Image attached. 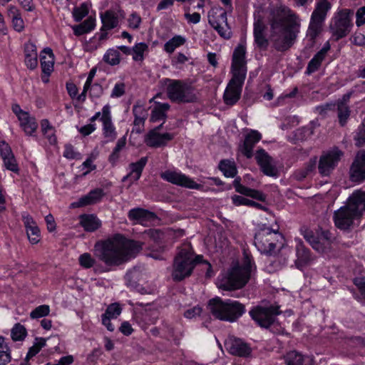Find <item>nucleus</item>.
<instances>
[{
    "instance_id": "obj_1",
    "label": "nucleus",
    "mask_w": 365,
    "mask_h": 365,
    "mask_svg": "<svg viewBox=\"0 0 365 365\" xmlns=\"http://www.w3.org/2000/svg\"><path fill=\"white\" fill-rule=\"evenodd\" d=\"M270 28L269 40L277 51L289 50L300 32L301 19L286 6L272 9L268 16Z\"/></svg>"
},
{
    "instance_id": "obj_2",
    "label": "nucleus",
    "mask_w": 365,
    "mask_h": 365,
    "mask_svg": "<svg viewBox=\"0 0 365 365\" xmlns=\"http://www.w3.org/2000/svg\"><path fill=\"white\" fill-rule=\"evenodd\" d=\"M141 249V243L117 234L106 240L97 242L94 254L106 266L117 267L135 257Z\"/></svg>"
},
{
    "instance_id": "obj_3",
    "label": "nucleus",
    "mask_w": 365,
    "mask_h": 365,
    "mask_svg": "<svg viewBox=\"0 0 365 365\" xmlns=\"http://www.w3.org/2000/svg\"><path fill=\"white\" fill-rule=\"evenodd\" d=\"M252 259L245 253L242 265H235L222 275L219 287L224 290L238 289L244 287L249 282L253 269Z\"/></svg>"
},
{
    "instance_id": "obj_4",
    "label": "nucleus",
    "mask_w": 365,
    "mask_h": 365,
    "mask_svg": "<svg viewBox=\"0 0 365 365\" xmlns=\"http://www.w3.org/2000/svg\"><path fill=\"white\" fill-rule=\"evenodd\" d=\"M208 309L216 319L229 322L237 321L245 312L243 304L236 300H222L218 297L209 300Z\"/></svg>"
},
{
    "instance_id": "obj_5",
    "label": "nucleus",
    "mask_w": 365,
    "mask_h": 365,
    "mask_svg": "<svg viewBox=\"0 0 365 365\" xmlns=\"http://www.w3.org/2000/svg\"><path fill=\"white\" fill-rule=\"evenodd\" d=\"M200 258V256L194 257L190 244H185L180 247L174 259L172 272L173 280L179 282L190 276Z\"/></svg>"
},
{
    "instance_id": "obj_6",
    "label": "nucleus",
    "mask_w": 365,
    "mask_h": 365,
    "mask_svg": "<svg viewBox=\"0 0 365 365\" xmlns=\"http://www.w3.org/2000/svg\"><path fill=\"white\" fill-rule=\"evenodd\" d=\"M168 98L175 103H192L197 99L195 88L181 80L164 79Z\"/></svg>"
},
{
    "instance_id": "obj_7",
    "label": "nucleus",
    "mask_w": 365,
    "mask_h": 365,
    "mask_svg": "<svg viewBox=\"0 0 365 365\" xmlns=\"http://www.w3.org/2000/svg\"><path fill=\"white\" fill-rule=\"evenodd\" d=\"M331 7V4L328 0H319L317 3L316 7L312 14L307 31V37L311 42V46L314 45L315 38L322 32L324 21Z\"/></svg>"
},
{
    "instance_id": "obj_8",
    "label": "nucleus",
    "mask_w": 365,
    "mask_h": 365,
    "mask_svg": "<svg viewBox=\"0 0 365 365\" xmlns=\"http://www.w3.org/2000/svg\"><path fill=\"white\" fill-rule=\"evenodd\" d=\"M282 240L283 237L279 232L269 227H264L255 234V245L261 253L272 255L277 242Z\"/></svg>"
},
{
    "instance_id": "obj_9",
    "label": "nucleus",
    "mask_w": 365,
    "mask_h": 365,
    "mask_svg": "<svg viewBox=\"0 0 365 365\" xmlns=\"http://www.w3.org/2000/svg\"><path fill=\"white\" fill-rule=\"evenodd\" d=\"M279 306H257L250 311V315L257 324L263 328H269L275 322L277 316L279 315Z\"/></svg>"
},
{
    "instance_id": "obj_10",
    "label": "nucleus",
    "mask_w": 365,
    "mask_h": 365,
    "mask_svg": "<svg viewBox=\"0 0 365 365\" xmlns=\"http://www.w3.org/2000/svg\"><path fill=\"white\" fill-rule=\"evenodd\" d=\"M208 22L221 37L225 39L231 37L232 31L227 23V12L222 8H212L208 14Z\"/></svg>"
},
{
    "instance_id": "obj_11",
    "label": "nucleus",
    "mask_w": 365,
    "mask_h": 365,
    "mask_svg": "<svg viewBox=\"0 0 365 365\" xmlns=\"http://www.w3.org/2000/svg\"><path fill=\"white\" fill-rule=\"evenodd\" d=\"M344 155L342 150L336 147L324 151L319 160L318 170L321 175L329 176L336 168Z\"/></svg>"
},
{
    "instance_id": "obj_12",
    "label": "nucleus",
    "mask_w": 365,
    "mask_h": 365,
    "mask_svg": "<svg viewBox=\"0 0 365 365\" xmlns=\"http://www.w3.org/2000/svg\"><path fill=\"white\" fill-rule=\"evenodd\" d=\"M353 15V11L343 9L335 16L334 24L331 25V29L333 34L336 37V40L346 36L350 32L352 26L351 18Z\"/></svg>"
},
{
    "instance_id": "obj_13",
    "label": "nucleus",
    "mask_w": 365,
    "mask_h": 365,
    "mask_svg": "<svg viewBox=\"0 0 365 365\" xmlns=\"http://www.w3.org/2000/svg\"><path fill=\"white\" fill-rule=\"evenodd\" d=\"M267 26L264 17L258 12L255 14L253 23L254 41L257 46L266 50L269 46V40L266 36Z\"/></svg>"
},
{
    "instance_id": "obj_14",
    "label": "nucleus",
    "mask_w": 365,
    "mask_h": 365,
    "mask_svg": "<svg viewBox=\"0 0 365 365\" xmlns=\"http://www.w3.org/2000/svg\"><path fill=\"white\" fill-rule=\"evenodd\" d=\"M360 217L346 205L335 211L334 220L335 225L341 230H348L352 226L354 220Z\"/></svg>"
},
{
    "instance_id": "obj_15",
    "label": "nucleus",
    "mask_w": 365,
    "mask_h": 365,
    "mask_svg": "<svg viewBox=\"0 0 365 365\" xmlns=\"http://www.w3.org/2000/svg\"><path fill=\"white\" fill-rule=\"evenodd\" d=\"M160 178L174 185L190 189H198L200 185L185 175L173 170H165L160 173Z\"/></svg>"
},
{
    "instance_id": "obj_16",
    "label": "nucleus",
    "mask_w": 365,
    "mask_h": 365,
    "mask_svg": "<svg viewBox=\"0 0 365 365\" xmlns=\"http://www.w3.org/2000/svg\"><path fill=\"white\" fill-rule=\"evenodd\" d=\"M349 178L358 183L365 180V150L356 153L349 168Z\"/></svg>"
},
{
    "instance_id": "obj_17",
    "label": "nucleus",
    "mask_w": 365,
    "mask_h": 365,
    "mask_svg": "<svg viewBox=\"0 0 365 365\" xmlns=\"http://www.w3.org/2000/svg\"><path fill=\"white\" fill-rule=\"evenodd\" d=\"M255 159L264 175L271 177H277L278 175V170L274 159L264 150H258Z\"/></svg>"
},
{
    "instance_id": "obj_18",
    "label": "nucleus",
    "mask_w": 365,
    "mask_h": 365,
    "mask_svg": "<svg viewBox=\"0 0 365 365\" xmlns=\"http://www.w3.org/2000/svg\"><path fill=\"white\" fill-rule=\"evenodd\" d=\"M227 351L235 356L246 357L251 353V348L241 339L235 336H229L225 341Z\"/></svg>"
},
{
    "instance_id": "obj_19",
    "label": "nucleus",
    "mask_w": 365,
    "mask_h": 365,
    "mask_svg": "<svg viewBox=\"0 0 365 365\" xmlns=\"http://www.w3.org/2000/svg\"><path fill=\"white\" fill-rule=\"evenodd\" d=\"M173 137L172 133H160L158 132V129H153L147 134L145 142L149 147L159 148L166 145L169 141L173 140Z\"/></svg>"
},
{
    "instance_id": "obj_20",
    "label": "nucleus",
    "mask_w": 365,
    "mask_h": 365,
    "mask_svg": "<svg viewBox=\"0 0 365 365\" xmlns=\"http://www.w3.org/2000/svg\"><path fill=\"white\" fill-rule=\"evenodd\" d=\"M346 205L361 217L365 212V191L362 190L354 191L347 199Z\"/></svg>"
},
{
    "instance_id": "obj_21",
    "label": "nucleus",
    "mask_w": 365,
    "mask_h": 365,
    "mask_svg": "<svg viewBox=\"0 0 365 365\" xmlns=\"http://www.w3.org/2000/svg\"><path fill=\"white\" fill-rule=\"evenodd\" d=\"M124 17L123 12L120 10L106 11L101 15L103 30H110L116 27L118 24L119 19Z\"/></svg>"
},
{
    "instance_id": "obj_22",
    "label": "nucleus",
    "mask_w": 365,
    "mask_h": 365,
    "mask_svg": "<svg viewBox=\"0 0 365 365\" xmlns=\"http://www.w3.org/2000/svg\"><path fill=\"white\" fill-rule=\"evenodd\" d=\"M122 309L118 303H113L110 304L106 312L102 314V324L110 331H113L115 329L114 326L111 324V319H116L121 313Z\"/></svg>"
},
{
    "instance_id": "obj_23",
    "label": "nucleus",
    "mask_w": 365,
    "mask_h": 365,
    "mask_svg": "<svg viewBox=\"0 0 365 365\" xmlns=\"http://www.w3.org/2000/svg\"><path fill=\"white\" fill-rule=\"evenodd\" d=\"M329 49L330 44L329 42L327 41L324 43L323 48L319 51H318L309 62L306 71L307 74L309 75L317 71L319 68Z\"/></svg>"
},
{
    "instance_id": "obj_24",
    "label": "nucleus",
    "mask_w": 365,
    "mask_h": 365,
    "mask_svg": "<svg viewBox=\"0 0 365 365\" xmlns=\"http://www.w3.org/2000/svg\"><path fill=\"white\" fill-rule=\"evenodd\" d=\"M261 137V134L257 130H252L246 135L244 143L241 147V152L247 158L252 157L253 148L255 144L260 140Z\"/></svg>"
},
{
    "instance_id": "obj_25",
    "label": "nucleus",
    "mask_w": 365,
    "mask_h": 365,
    "mask_svg": "<svg viewBox=\"0 0 365 365\" xmlns=\"http://www.w3.org/2000/svg\"><path fill=\"white\" fill-rule=\"evenodd\" d=\"M103 197V190L96 189L91 190L88 195L80 198L77 202L71 204L73 207H80L88 205L95 204Z\"/></svg>"
},
{
    "instance_id": "obj_26",
    "label": "nucleus",
    "mask_w": 365,
    "mask_h": 365,
    "mask_svg": "<svg viewBox=\"0 0 365 365\" xmlns=\"http://www.w3.org/2000/svg\"><path fill=\"white\" fill-rule=\"evenodd\" d=\"M128 217L130 220H135L142 223L145 221L155 220L156 218V215L147 210L137 207L131 209L128 212Z\"/></svg>"
},
{
    "instance_id": "obj_27",
    "label": "nucleus",
    "mask_w": 365,
    "mask_h": 365,
    "mask_svg": "<svg viewBox=\"0 0 365 365\" xmlns=\"http://www.w3.org/2000/svg\"><path fill=\"white\" fill-rule=\"evenodd\" d=\"M41 66L42 72L49 76L53 70L54 57L51 48H44L41 54Z\"/></svg>"
},
{
    "instance_id": "obj_28",
    "label": "nucleus",
    "mask_w": 365,
    "mask_h": 365,
    "mask_svg": "<svg viewBox=\"0 0 365 365\" xmlns=\"http://www.w3.org/2000/svg\"><path fill=\"white\" fill-rule=\"evenodd\" d=\"M242 88L228 83L223 95L225 104L235 105L240 98Z\"/></svg>"
},
{
    "instance_id": "obj_29",
    "label": "nucleus",
    "mask_w": 365,
    "mask_h": 365,
    "mask_svg": "<svg viewBox=\"0 0 365 365\" xmlns=\"http://www.w3.org/2000/svg\"><path fill=\"white\" fill-rule=\"evenodd\" d=\"M284 359L287 365H302L303 363L306 365H311L314 363L312 358L308 356H304L296 351L288 352Z\"/></svg>"
},
{
    "instance_id": "obj_30",
    "label": "nucleus",
    "mask_w": 365,
    "mask_h": 365,
    "mask_svg": "<svg viewBox=\"0 0 365 365\" xmlns=\"http://www.w3.org/2000/svg\"><path fill=\"white\" fill-rule=\"evenodd\" d=\"M25 63L26 66L33 70L38 65L36 47L31 43L25 45Z\"/></svg>"
},
{
    "instance_id": "obj_31",
    "label": "nucleus",
    "mask_w": 365,
    "mask_h": 365,
    "mask_svg": "<svg viewBox=\"0 0 365 365\" xmlns=\"http://www.w3.org/2000/svg\"><path fill=\"white\" fill-rule=\"evenodd\" d=\"M19 121L21 128L27 135H32L38 128L36 119L31 117L28 113H21L19 115Z\"/></svg>"
},
{
    "instance_id": "obj_32",
    "label": "nucleus",
    "mask_w": 365,
    "mask_h": 365,
    "mask_svg": "<svg viewBox=\"0 0 365 365\" xmlns=\"http://www.w3.org/2000/svg\"><path fill=\"white\" fill-rule=\"evenodd\" d=\"M234 187L235 188V190L244 195L252 197V198L264 201L265 200L264 195L256 190L248 188L244 185H242L240 180L235 179L233 182Z\"/></svg>"
},
{
    "instance_id": "obj_33",
    "label": "nucleus",
    "mask_w": 365,
    "mask_h": 365,
    "mask_svg": "<svg viewBox=\"0 0 365 365\" xmlns=\"http://www.w3.org/2000/svg\"><path fill=\"white\" fill-rule=\"evenodd\" d=\"M80 223L87 232H94L101 225V222L98 218L93 215H81Z\"/></svg>"
},
{
    "instance_id": "obj_34",
    "label": "nucleus",
    "mask_w": 365,
    "mask_h": 365,
    "mask_svg": "<svg viewBox=\"0 0 365 365\" xmlns=\"http://www.w3.org/2000/svg\"><path fill=\"white\" fill-rule=\"evenodd\" d=\"M232 78L230 81L229 83L242 88V86L246 77L245 66H232Z\"/></svg>"
},
{
    "instance_id": "obj_35",
    "label": "nucleus",
    "mask_w": 365,
    "mask_h": 365,
    "mask_svg": "<svg viewBox=\"0 0 365 365\" xmlns=\"http://www.w3.org/2000/svg\"><path fill=\"white\" fill-rule=\"evenodd\" d=\"M296 255L297 259L295 261V264L298 269H302L311 259L309 250L301 244L297 247Z\"/></svg>"
},
{
    "instance_id": "obj_36",
    "label": "nucleus",
    "mask_w": 365,
    "mask_h": 365,
    "mask_svg": "<svg viewBox=\"0 0 365 365\" xmlns=\"http://www.w3.org/2000/svg\"><path fill=\"white\" fill-rule=\"evenodd\" d=\"M148 157H143L138 161L132 163L129 165L130 169V173L133 175V180L136 181L140 179L143 168L148 163Z\"/></svg>"
},
{
    "instance_id": "obj_37",
    "label": "nucleus",
    "mask_w": 365,
    "mask_h": 365,
    "mask_svg": "<svg viewBox=\"0 0 365 365\" xmlns=\"http://www.w3.org/2000/svg\"><path fill=\"white\" fill-rule=\"evenodd\" d=\"M301 232L304 239L310 244V245L317 251L322 252V247L319 245V234L315 235L314 232L308 228L303 227L301 229Z\"/></svg>"
},
{
    "instance_id": "obj_38",
    "label": "nucleus",
    "mask_w": 365,
    "mask_h": 365,
    "mask_svg": "<svg viewBox=\"0 0 365 365\" xmlns=\"http://www.w3.org/2000/svg\"><path fill=\"white\" fill-rule=\"evenodd\" d=\"M219 169L227 178H234L237 174V168L234 161L222 160L219 164Z\"/></svg>"
},
{
    "instance_id": "obj_39",
    "label": "nucleus",
    "mask_w": 365,
    "mask_h": 365,
    "mask_svg": "<svg viewBox=\"0 0 365 365\" xmlns=\"http://www.w3.org/2000/svg\"><path fill=\"white\" fill-rule=\"evenodd\" d=\"M246 48L245 46L239 45L234 51L232 55V66H245Z\"/></svg>"
},
{
    "instance_id": "obj_40",
    "label": "nucleus",
    "mask_w": 365,
    "mask_h": 365,
    "mask_svg": "<svg viewBox=\"0 0 365 365\" xmlns=\"http://www.w3.org/2000/svg\"><path fill=\"white\" fill-rule=\"evenodd\" d=\"M185 41V38L176 35L165 43L164 50L168 53H172L176 48L183 45Z\"/></svg>"
},
{
    "instance_id": "obj_41",
    "label": "nucleus",
    "mask_w": 365,
    "mask_h": 365,
    "mask_svg": "<svg viewBox=\"0 0 365 365\" xmlns=\"http://www.w3.org/2000/svg\"><path fill=\"white\" fill-rule=\"evenodd\" d=\"M170 105L168 103H159L152 110L151 120L157 121L165 119L166 117L165 113L169 110Z\"/></svg>"
},
{
    "instance_id": "obj_42",
    "label": "nucleus",
    "mask_w": 365,
    "mask_h": 365,
    "mask_svg": "<svg viewBox=\"0 0 365 365\" xmlns=\"http://www.w3.org/2000/svg\"><path fill=\"white\" fill-rule=\"evenodd\" d=\"M314 126L313 123L306 127L297 129L294 132V138L296 141H303L313 134Z\"/></svg>"
},
{
    "instance_id": "obj_43",
    "label": "nucleus",
    "mask_w": 365,
    "mask_h": 365,
    "mask_svg": "<svg viewBox=\"0 0 365 365\" xmlns=\"http://www.w3.org/2000/svg\"><path fill=\"white\" fill-rule=\"evenodd\" d=\"M232 201L236 206L247 205L250 207H255L259 209H263V206L258 202L249 200L240 195H235L232 197Z\"/></svg>"
},
{
    "instance_id": "obj_44",
    "label": "nucleus",
    "mask_w": 365,
    "mask_h": 365,
    "mask_svg": "<svg viewBox=\"0 0 365 365\" xmlns=\"http://www.w3.org/2000/svg\"><path fill=\"white\" fill-rule=\"evenodd\" d=\"M46 345V339L43 338H36L34 345L30 347L26 356L25 360L29 361V359L37 354L40 350Z\"/></svg>"
},
{
    "instance_id": "obj_45",
    "label": "nucleus",
    "mask_w": 365,
    "mask_h": 365,
    "mask_svg": "<svg viewBox=\"0 0 365 365\" xmlns=\"http://www.w3.org/2000/svg\"><path fill=\"white\" fill-rule=\"evenodd\" d=\"M103 60L107 63L115 66L120 63V53L118 49L110 48L103 56Z\"/></svg>"
},
{
    "instance_id": "obj_46",
    "label": "nucleus",
    "mask_w": 365,
    "mask_h": 365,
    "mask_svg": "<svg viewBox=\"0 0 365 365\" xmlns=\"http://www.w3.org/2000/svg\"><path fill=\"white\" fill-rule=\"evenodd\" d=\"M148 46L145 43H139L135 45L132 48L133 58L135 61H141L143 60V53L148 51Z\"/></svg>"
},
{
    "instance_id": "obj_47",
    "label": "nucleus",
    "mask_w": 365,
    "mask_h": 365,
    "mask_svg": "<svg viewBox=\"0 0 365 365\" xmlns=\"http://www.w3.org/2000/svg\"><path fill=\"white\" fill-rule=\"evenodd\" d=\"M26 334V328L19 323L16 324L11 331V338L15 341L24 340Z\"/></svg>"
},
{
    "instance_id": "obj_48",
    "label": "nucleus",
    "mask_w": 365,
    "mask_h": 365,
    "mask_svg": "<svg viewBox=\"0 0 365 365\" xmlns=\"http://www.w3.org/2000/svg\"><path fill=\"white\" fill-rule=\"evenodd\" d=\"M41 130L43 133L46 135V138L51 144H55L56 143V138L55 135L49 133L50 131H52L53 128L48 120L44 119L41 121Z\"/></svg>"
},
{
    "instance_id": "obj_49",
    "label": "nucleus",
    "mask_w": 365,
    "mask_h": 365,
    "mask_svg": "<svg viewBox=\"0 0 365 365\" xmlns=\"http://www.w3.org/2000/svg\"><path fill=\"white\" fill-rule=\"evenodd\" d=\"M78 262L80 265L86 269L92 267L96 262V259L88 252L81 255L78 257Z\"/></svg>"
},
{
    "instance_id": "obj_50",
    "label": "nucleus",
    "mask_w": 365,
    "mask_h": 365,
    "mask_svg": "<svg viewBox=\"0 0 365 365\" xmlns=\"http://www.w3.org/2000/svg\"><path fill=\"white\" fill-rule=\"evenodd\" d=\"M103 134L105 138H108L110 140H113L116 137V133L115 128L112 123L111 120L107 121H103Z\"/></svg>"
},
{
    "instance_id": "obj_51",
    "label": "nucleus",
    "mask_w": 365,
    "mask_h": 365,
    "mask_svg": "<svg viewBox=\"0 0 365 365\" xmlns=\"http://www.w3.org/2000/svg\"><path fill=\"white\" fill-rule=\"evenodd\" d=\"M50 312V307L48 305L43 304L40 305L35 308L31 313L30 317L31 319H38L40 317H46L48 315Z\"/></svg>"
},
{
    "instance_id": "obj_52",
    "label": "nucleus",
    "mask_w": 365,
    "mask_h": 365,
    "mask_svg": "<svg viewBox=\"0 0 365 365\" xmlns=\"http://www.w3.org/2000/svg\"><path fill=\"white\" fill-rule=\"evenodd\" d=\"M338 118L341 125L344 126L350 115L349 106H337Z\"/></svg>"
},
{
    "instance_id": "obj_53",
    "label": "nucleus",
    "mask_w": 365,
    "mask_h": 365,
    "mask_svg": "<svg viewBox=\"0 0 365 365\" xmlns=\"http://www.w3.org/2000/svg\"><path fill=\"white\" fill-rule=\"evenodd\" d=\"M88 14V7L86 4L73 9V15L76 21H81Z\"/></svg>"
},
{
    "instance_id": "obj_54",
    "label": "nucleus",
    "mask_w": 365,
    "mask_h": 365,
    "mask_svg": "<svg viewBox=\"0 0 365 365\" xmlns=\"http://www.w3.org/2000/svg\"><path fill=\"white\" fill-rule=\"evenodd\" d=\"M319 234V245L322 247V252H324V249L328 247L331 242V234L328 230H321Z\"/></svg>"
},
{
    "instance_id": "obj_55",
    "label": "nucleus",
    "mask_w": 365,
    "mask_h": 365,
    "mask_svg": "<svg viewBox=\"0 0 365 365\" xmlns=\"http://www.w3.org/2000/svg\"><path fill=\"white\" fill-rule=\"evenodd\" d=\"M28 238L31 243L36 244L40 240V230L38 226L33 227L26 230Z\"/></svg>"
},
{
    "instance_id": "obj_56",
    "label": "nucleus",
    "mask_w": 365,
    "mask_h": 365,
    "mask_svg": "<svg viewBox=\"0 0 365 365\" xmlns=\"http://www.w3.org/2000/svg\"><path fill=\"white\" fill-rule=\"evenodd\" d=\"M354 140L356 146L361 147L365 145V120L354 136Z\"/></svg>"
},
{
    "instance_id": "obj_57",
    "label": "nucleus",
    "mask_w": 365,
    "mask_h": 365,
    "mask_svg": "<svg viewBox=\"0 0 365 365\" xmlns=\"http://www.w3.org/2000/svg\"><path fill=\"white\" fill-rule=\"evenodd\" d=\"M138 275V273L136 270L133 269L131 271H129L125 274V280H126V284L128 287H133V288H138V284L136 283V282L134 280L137 278Z\"/></svg>"
},
{
    "instance_id": "obj_58",
    "label": "nucleus",
    "mask_w": 365,
    "mask_h": 365,
    "mask_svg": "<svg viewBox=\"0 0 365 365\" xmlns=\"http://www.w3.org/2000/svg\"><path fill=\"white\" fill-rule=\"evenodd\" d=\"M3 160L6 169L14 173L19 172V167L14 155L11 157L4 158Z\"/></svg>"
},
{
    "instance_id": "obj_59",
    "label": "nucleus",
    "mask_w": 365,
    "mask_h": 365,
    "mask_svg": "<svg viewBox=\"0 0 365 365\" xmlns=\"http://www.w3.org/2000/svg\"><path fill=\"white\" fill-rule=\"evenodd\" d=\"M125 93V85L124 83H117L110 94L111 98H119Z\"/></svg>"
},
{
    "instance_id": "obj_60",
    "label": "nucleus",
    "mask_w": 365,
    "mask_h": 365,
    "mask_svg": "<svg viewBox=\"0 0 365 365\" xmlns=\"http://www.w3.org/2000/svg\"><path fill=\"white\" fill-rule=\"evenodd\" d=\"M80 154L74 150L73 146L71 144L65 145L63 156L67 159H78Z\"/></svg>"
},
{
    "instance_id": "obj_61",
    "label": "nucleus",
    "mask_w": 365,
    "mask_h": 365,
    "mask_svg": "<svg viewBox=\"0 0 365 365\" xmlns=\"http://www.w3.org/2000/svg\"><path fill=\"white\" fill-rule=\"evenodd\" d=\"M90 96L91 98H100L103 93V88L101 85L98 83L91 84L90 87Z\"/></svg>"
},
{
    "instance_id": "obj_62",
    "label": "nucleus",
    "mask_w": 365,
    "mask_h": 365,
    "mask_svg": "<svg viewBox=\"0 0 365 365\" xmlns=\"http://www.w3.org/2000/svg\"><path fill=\"white\" fill-rule=\"evenodd\" d=\"M0 153L2 159L11 157L14 155L10 146L5 141L0 143Z\"/></svg>"
},
{
    "instance_id": "obj_63",
    "label": "nucleus",
    "mask_w": 365,
    "mask_h": 365,
    "mask_svg": "<svg viewBox=\"0 0 365 365\" xmlns=\"http://www.w3.org/2000/svg\"><path fill=\"white\" fill-rule=\"evenodd\" d=\"M145 235L155 242H159L163 235V234L160 230L152 229H150L145 232Z\"/></svg>"
},
{
    "instance_id": "obj_64",
    "label": "nucleus",
    "mask_w": 365,
    "mask_h": 365,
    "mask_svg": "<svg viewBox=\"0 0 365 365\" xmlns=\"http://www.w3.org/2000/svg\"><path fill=\"white\" fill-rule=\"evenodd\" d=\"M141 22V18L136 14L135 13H133L130 14L128 19V24L129 26L132 29H136L139 27V25Z\"/></svg>"
}]
</instances>
